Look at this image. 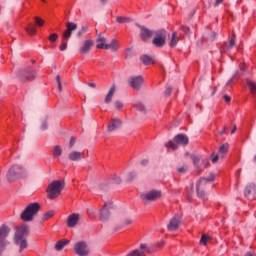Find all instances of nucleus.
Instances as JSON below:
<instances>
[{
  "instance_id": "8",
  "label": "nucleus",
  "mask_w": 256,
  "mask_h": 256,
  "mask_svg": "<svg viewBox=\"0 0 256 256\" xmlns=\"http://www.w3.org/2000/svg\"><path fill=\"white\" fill-rule=\"evenodd\" d=\"M74 252L78 256H87L90 253L89 246L87 245V242H77L74 245Z\"/></svg>"
},
{
  "instance_id": "29",
  "label": "nucleus",
  "mask_w": 256,
  "mask_h": 256,
  "mask_svg": "<svg viewBox=\"0 0 256 256\" xmlns=\"http://www.w3.org/2000/svg\"><path fill=\"white\" fill-rule=\"evenodd\" d=\"M177 43H179V35L177 32H173L170 40V47H177Z\"/></svg>"
},
{
  "instance_id": "33",
  "label": "nucleus",
  "mask_w": 256,
  "mask_h": 256,
  "mask_svg": "<svg viewBox=\"0 0 256 256\" xmlns=\"http://www.w3.org/2000/svg\"><path fill=\"white\" fill-rule=\"evenodd\" d=\"M140 59L144 65H151V63H153V58L149 55H143Z\"/></svg>"
},
{
  "instance_id": "7",
  "label": "nucleus",
  "mask_w": 256,
  "mask_h": 256,
  "mask_svg": "<svg viewBox=\"0 0 256 256\" xmlns=\"http://www.w3.org/2000/svg\"><path fill=\"white\" fill-rule=\"evenodd\" d=\"M10 232L11 229H9V226H0V256L3 255V251H5L7 245H9V240H7V238L9 237Z\"/></svg>"
},
{
  "instance_id": "22",
  "label": "nucleus",
  "mask_w": 256,
  "mask_h": 256,
  "mask_svg": "<svg viewBox=\"0 0 256 256\" xmlns=\"http://www.w3.org/2000/svg\"><path fill=\"white\" fill-rule=\"evenodd\" d=\"M96 43V49H105V45H107V38L99 35Z\"/></svg>"
},
{
  "instance_id": "47",
  "label": "nucleus",
  "mask_w": 256,
  "mask_h": 256,
  "mask_svg": "<svg viewBox=\"0 0 256 256\" xmlns=\"http://www.w3.org/2000/svg\"><path fill=\"white\" fill-rule=\"evenodd\" d=\"M182 31L185 33V35H191V29L187 26H182Z\"/></svg>"
},
{
  "instance_id": "45",
  "label": "nucleus",
  "mask_w": 256,
  "mask_h": 256,
  "mask_svg": "<svg viewBox=\"0 0 256 256\" xmlns=\"http://www.w3.org/2000/svg\"><path fill=\"white\" fill-rule=\"evenodd\" d=\"M140 251H144V253H151V250L149 249V247H147V244H140Z\"/></svg>"
},
{
  "instance_id": "62",
  "label": "nucleus",
  "mask_w": 256,
  "mask_h": 256,
  "mask_svg": "<svg viewBox=\"0 0 256 256\" xmlns=\"http://www.w3.org/2000/svg\"><path fill=\"white\" fill-rule=\"evenodd\" d=\"M80 31L82 33H87V26H83Z\"/></svg>"
},
{
  "instance_id": "49",
  "label": "nucleus",
  "mask_w": 256,
  "mask_h": 256,
  "mask_svg": "<svg viewBox=\"0 0 256 256\" xmlns=\"http://www.w3.org/2000/svg\"><path fill=\"white\" fill-rule=\"evenodd\" d=\"M135 176H136L135 172H130L128 174L127 181H129V182L133 181V179H135Z\"/></svg>"
},
{
  "instance_id": "17",
  "label": "nucleus",
  "mask_w": 256,
  "mask_h": 256,
  "mask_svg": "<svg viewBox=\"0 0 256 256\" xmlns=\"http://www.w3.org/2000/svg\"><path fill=\"white\" fill-rule=\"evenodd\" d=\"M122 123L123 122L121 121V119L110 120V122L107 125L108 131L109 132L117 131V129H119V127H121Z\"/></svg>"
},
{
  "instance_id": "5",
  "label": "nucleus",
  "mask_w": 256,
  "mask_h": 256,
  "mask_svg": "<svg viewBox=\"0 0 256 256\" xmlns=\"http://www.w3.org/2000/svg\"><path fill=\"white\" fill-rule=\"evenodd\" d=\"M189 144V137L185 134H178L174 137L173 141H169L168 143L165 144V147L167 149H173V151H177L179 149V145H185Z\"/></svg>"
},
{
  "instance_id": "14",
  "label": "nucleus",
  "mask_w": 256,
  "mask_h": 256,
  "mask_svg": "<svg viewBox=\"0 0 256 256\" xmlns=\"http://www.w3.org/2000/svg\"><path fill=\"white\" fill-rule=\"evenodd\" d=\"M27 235H29V227L20 226L15 233V239H25Z\"/></svg>"
},
{
  "instance_id": "57",
  "label": "nucleus",
  "mask_w": 256,
  "mask_h": 256,
  "mask_svg": "<svg viewBox=\"0 0 256 256\" xmlns=\"http://www.w3.org/2000/svg\"><path fill=\"white\" fill-rule=\"evenodd\" d=\"M226 131H227V127L224 126L223 129L221 131H219L218 133H219V135H225Z\"/></svg>"
},
{
  "instance_id": "19",
  "label": "nucleus",
  "mask_w": 256,
  "mask_h": 256,
  "mask_svg": "<svg viewBox=\"0 0 256 256\" xmlns=\"http://www.w3.org/2000/svg\"><path fill=\"white\" fill-rule=\"evenodd\" d=\"M70 161H81L85 159V152L73 151L68 155Z\"/></svg>"
},
{
  "instance_id": "1",
  "label": "nucleus",
  "mask_w": 256,
  "mask_h": 256,
  "mask_svg": "<svg viewBox=\"0 0 256 256\" xmlns=\"http://www.w3.org/2000/svg\"><path fill=\"white\" fill-rule=\"evenodd\" d=\"M215 181V174H210L208 178H200V180L196 183V193L199 199L205 201L207 199V188Z\"/></svg>"
},
{
  "instance_id": "46",
  "label": "nucleus",
  "mask_w": 256,
  "mask_h": 256,
  "mask_svg": "<svg viewBox=\"0 0 256 256\" xmlns=\"http://www.w3.org/2000/svg\"><path fill=\"white\" fill-rule=\"evenodd\" d=\"M171 93H173V87L168 86L166 88V90L164 91V95H165V97H169L171 95Z\"/></svg>"
},
{
  "instance_id": "11",
  "label": "nucleus",
  "mask_w": 256,
  "mask_h": 256,
  "mask_svg": "<svg viewBox=\"0 0 256 256\" xmlns=\"http://www.w3.org/2000/svg\"><path fill=\"white\" fill-rule=\"evenodd\" d=\"M129 85L132 89L139 91L141 89V85H143V76H135L129 79Z\"/></svg>"
},
{
  "instance_id": "16",
  "label": "nucleus",
  "mask_w": 256,
  "mask_h": 256,
  "mask_svg": "<svg viewBox=\"0 0 256 256\" xmlns=\"http://www.w3.org/2000/svg\"><path fill=\"white\" fill-rule=\"evenodd\" d=\"M93 45H95V42L93 40L84 41L82 47H80V53L82 55H87V53L91 51V47H93Z\"/></svg>"
},
{
  "instance_id": "50",
  "label": "nucleus",
  "mask_w": 256,
  "mask_h": 256,
  "mask_svg": "<svg viewBox=\"0 0 256 256\" xmlns=\"http://www.w3.org/2000/svg\"><path fill=\"white\" fill-rule=\"evenodd\" d=\"M115 107H116V109H123V103L121 101H116Z\"/></svg>"
},
{
  "instance_id": "27",
  "label": "nucleus",
  "mask_w": 256,
  "mask_h": 256,
  "mask_svg": "<svg viewBox=\"0 0 256 256\" xmlns=\"http://www.w3.org/2000/svg\"><path fill=\"white\" fill-rule=\"evenodd\" d=\"M228 151H229V143L223 144L218 149L219 156L223 159L225 155H227Z\"/></svg>"
},
{
  "instance_id": "13",
  "label": "nucleus",
  "mask_w": 256,
  "mask_h": 256,
  "mask_svg": "<svg viewBox=\"0 0 256 256\" xmlns=\"http://www.w3.org/2000/svg\"><path fill=\"white\" fill-rule=\"evenodd\" d=\"M112 204L111 202L105 203L102 210H100V219L102 221H107L109 219V215H111V212L109 209H111Z\"/></svg>"
},
{
  "instance_id": "64",
  "label": "nucleus",
  "mask_w": 256,
  "mask_h": 256,
  "mask_svg": "<svg viewBox=\"0 0 256 256\" xmlns=\"http://www.w3.org/2000/svg\"><path fill=\"white\" fill-rule=\"evenodd\" d=\"M244 256H256V253L252 254L251 252H247Z\"/></svg>"
},
{
  "instance_id": "10",
  "label": "nucleus",
  "mask_w": 256,
  "mask_h": 256,
  "mask_svg": "<svg viewBox=\"0 0 256 256\" xmlns=\"http://www.w3.org/2000/svg\"><path fill=\"white\" fill-rule=\"evenodd\" d=\"M32 79H35V73L33 72V69L29 68L20 72V81L22 83H27V81H31Z\"/></svg>"
},
{
  "instance_id": "53",
  "label": "nucleus",
  "mask_w": 256,
  "mask_h": 256,
  "mask_svg": "<svg viewBox=\"0 0 256 256\" xmlns=\"http://www.w3.org/2000/svg\"><path fill=\"white\" fill-rule=\"evenodd\" d=\"M113 181H114V183H116V185H119V183H121V178L119 176H115L113 178Z\"/></svg>"
},
{
  "instance_id": "54",
  "label": "nucleus",
  "mask_w": 256,
  "mask_h": 256,
  "mask_svg": "<svg viewBox=\"0 0 256 256\" xmlns=\"http://www.w3.org/2000/svg\"><path fill=\"white\" fill-rule=\"evenodd\" d=\"M140 164H141L143 167H145V166L149 165V160L143 159V160H141Z\"/></svg>"
},
{
  "instance_id": "40",
  "label": "nucleus",
  "mask_w": 256,
  "mask_h": 256,
  "mask_svg": "<svg viewBox=\"0 0 256 256\" xmlns=\"http://www.w3.org/2000/svg\"><path fill=\"white\" fill-rule=\"evenodd\" d=\"M55 215L54 211H48L43 215L42 221H47V219H51Z\"/></svg>"
},
{
  "instance_id": "60",
  "label": "nucleus",
  "mask_w": 256,
  "mask_h": 256,
  "mask_svg": "<svg viewBox=\"0 0 256 256\" xmlns=\"http://www.w3.org/2000/svg\"><path fill=\"white\" fill-rule=\"evenodd\" d=\"M84 32H82V30H79L76 34V37H78V39H80V37H82Z\"/></svg>"
},
{
  "instance_id": "38",
  "label": "nucleus",
  "mask_w": 256,
  "mask_h": 256,
  "mask_svg": "<svg viewBox=\"0 0 256 256\" xmlns=\"http://www.w3.org/2000/svg\"><path fill=\"white\" fill-rule=\"evenodd\" d=\"M26 31L28 35H35V33H37V28L30 24L28 27H26Z\"/></svg>"
},
{
  "instance_id": "59",
  "label": "nucleus",
  "mask_w": 256,
  "mask_h": 256,
  "mask_svg": "<svg viewBox=\"0 0 256 256\" xmlns=\"http://www.w3.org/2000/svg\"><path fill=\"white\" fill-rule=\"evenodd\" d=\"M233 79H235V75L226 83V87H229L233 83Z\"/></svg>"
},
{
  "instance_id": "20",
  "label": "nucleus",
  "mask_w": 256,
  "mask_h": 256,
  "mask_svg": "<svg viewBox=\"0 0 256 256\" xmlns=\"http://www.w3.org/2000/svg\"><path fill=\"white\" fill-rule=\"evenodd\" d=\"M79 223V214H71L67 218V225L68 227H75Z\"/></svg>"
},
{
  "instance_id": "44",
  "label": "nucleus",
  "mask_w": 256,
  "mask_h": 256,
  "mask_svg": "<svg viewBox=\"0 0 256 256\" xmlns=\"http://www.w3.org/2000/svg\"><path fill=\"white\" fill-rule=\"evenodd\" d=\"M59 39V35L57 33H53L49 36V41H51V43H55V41H57Z\"/></svg>"
},
{
  "instance_id": "31",
  "label": "nucleus",
  "mask_w": 256,
  "mask_h": 256,
  "mask_svg": "<svg viewBox=\"0 0 256 256\" xmlns=\"http://www.w3.org/2000/svg\"><path fill=\"white\" fill-rule=\"evenodd\" d=\"M154 37L152 41L153 45H155V47H161V32L157 31V35H154Z\"/></svg>"
},
{
  "instance_id": "34",
  "label": "nucleus",
  "mask_w": 256,
  "mask_h": 256,
  "mask_svg": "<svg viewBox=\"0 0 256 256\" xmlns=\"http://www.w3.org/2000/svg\"><path fill=\"white\" fill-rule=\"evenodd\" d=\"M235 47V36L230 39L229 45L224 46L223 51H231Z\"/></svg>"
},
{
  "instance_id": "58",
  "label": "nucleus",
  "mask_w": 256,
  "mask_h": 256,
  "mask_svg": "<svg viewBox=\"0 0 256 256\" xmlns=\"http://www.w3.org/2000/svg\"><path fill=\"white\" fill-rule=\"evenodd\" d=\"M224 100L226 103H230L231 102V97L224 95Z\"/></svg>"
},
{
  "instance_id": "3",
  "label": "nucleus",
  "mask_w": 256,
  "mask_h": 256,
  "mask_svg": "<svg viewBox=\"0 0 256 256\" xmlns=\"http://www.w3.org/2000/svg\"><path fill=\"white\" fill-rule=\"evenodd\" d=\"M65 189V182L61 180H54L52 181L48 188V199H56V197H59L61 195V192Z\"/></svg>"
},
{
  "instance_id": "18",
  "label": "nucleus",
  "mask_w": 256,
  "mask_h": 256,
  "mask_svg": "<svg viewBox=\"0 0 256 256\" xmlns=\"http://www.w3.org/2000/svg\"><path fill=\"white\" fill-rule=\"evenodd\" d=\"M6 179L9 183H13V181H17V179H20L17 172H15V168L10 167L6 174Z\"/></svg>"
},
{
  "instance_id": "2",
  "label": "nucleus",
  "mask_w": 256,
  "mask_h": 256,
  "mask_svg": "<svg viewBox=\"0 0 256 256\" xmlns=\"http://www.w3.org/2000/svg\"><path fill=\"white\" fill-rule=\"evenodd\" d=\"M40 209H41V205H39V203L37 202L30 203L21 213L20 219L26 222L33 221V217H35V215L39 213Z\"/></svg>"
},
{
  "instance_id": "42",
  "label": "nucleus",
  "mask_w": 256,
  "mask_h": 256,
  "mask_svg": "<svg viewBox=\"0 0 256 256\" xmlns=\"http://www.w3.org/2000/svg\"><path fill=\"white\" fill-rule=\"evenodd\" d=\"M207 241H209V236L206 234H203L200 239V245H207Z\"/></svg>"
},
{
  "instance_id": "37",
  "label": "nucleus",
  "mask_w": 256,
  "mask_h": 256,
  "mask_svg": "<svg viewBox=\"0 0 256 256\" xmlns=\"http://www.w3.org/2000/svg\"><path fill=\"white\" fill-rule=\"evenodd\" d=\"M117 23H131L132 19L127 17L118 16L116 18Z\"/></svg>"
},
{
  "instance_id": "43",
  "label": "nucleus",
  "mask_w": 256,
  "mask_h": 256,
  "mask_svg": "<svg viewBox=\"0 0 256 256\" xmlns=\"http://www.w3.org/2000/svg\"><path fill=\"white\" fill-rule=\"evenodd\" d=\"M34 19L37 27H43V25H45V21H43V19L39 17H35Z\"/></svg>"
},
{
  "instance_id": "55",
  "label": "nucleus",
  "mask_w": 256,
  "mask_h": 256,
  "mask_svg": "<svg viewBox=\"0 0 256 256\" xmlns=\"http://www.w3.org/2000/svg\"><path fill=\"white\" fill-rule=\"evenodd\" d=\"M75 137H71L70 138V142H69V147H73V145H75Z\"/></svg>"
},
{
  "instance_id": "63",
  "label": "nucleus",
  "mask_w": 256,
  "mask_h": 256,
  "mask_svg": "<svg viewBox=\"0 0 256 256\" xmlns=\"http://www.w3.org/2000/svg\"><path fill=\"white\" fill-rule=\"evenodd\" d=\"M235 131H237V125H234L232 130H231V134L233 135V133H235Z\"/></svg>"
},
{
  "instance_id": "26",
  "label": "nucleus",
  "mask_w": 256,
  "mask_h": 256,
  "mask_svg": "<svg viewBox=\"0 0 256 256\" xmlns=\"http://www.w3.org/2000/svg\"><path fill=\"white\" fill-rule=\"evenodd\" d=\"M133 109L135 111H140V113H147V107L142 102H135L133 104Z\"/></svg>"
},
{
  "instance_id": "32",
  "label": "nucleus",
  "mask_w": 256,
  "mask_h": 256,
  "mask_svg": "<svg viewBox=\"0 0 256 256\" xmlns=\"http://www.w3.org/2000/svg\"><path fill=\"white\" fill-rule=\"evenodd\" d=\"M246 83H247V86L249 87L250 92L252 93V95H255L256 94V84H255V82L247 79Z\"/></svg>"
},
{
  "instance_id": "25",
  "label": "nucleus",
  "mask_w": 256,
  "mask_h": 256,
  "mask_svg": "<svg viewBox=\"0 0 256 256\" xmlns=\"http://www.w3.org/2000/svg\"><path fill=\"white\" fill-rule=\"evenodd\" d=\"M15 244L19 245V253L23 251V249H27L28 243L25 238L22 239H15Z\"/></svg>"
},
{
  "instance_id": "28",
  "label": "nucleus",
  "mask_w": 256,
  "mask_h": 256,
  "mask_svg": "<svg viewBox=\"0 0 256 256\" xmlns=\"http://www.w3.org/2000/svg\"><path fill=\"white\" fill-rule=\"evenodd\" d=\"M105 49H111L112 51H119V44L117 40L112 39L111 43L105 45Z\"/></svg>"
},
{
  "instance_id": "9",
  "label": "nucleus",
  "mask_w": 256,
  "mask_h": 256,
  "mask_svg": "<svg viewBox=\"0 0 256 256\" xmlns=\"http://www.w3.org/2000/svg\"><path fill=\"white\" fill-rule=\"evenodd\" d=\"M136 27L140 28V38L142 39V41H149L151 37H155V35H157V31L149 30V28L145 26H141L136 23Z\"/></svg>"
},
{
  "instance_id": "39",
  "label": "nucleus",
  "mask_w": 256,
  "mask_h": 256,
  "mask_svg": "<svg viewBox=\"0 0 256 256\" xmlns=\"http://www.w3.org/2000/svg\"><path fill=\"white\" fill-rule=\"evenodd\" d=\"M48 117H45L44 120L41 123L40 129L41 131H47L49 129V124L47 123Z\"/></svg>"
},
{
  "instance_id": "21",
  "label": "nucleus",
  "mask_w": 256,
  "mask_h": 256,
  "mask_svg": "<svg viewBox=\"0 0 256 256\" xmlns=\"http://www.w3.org/2000/svg\"><path fill=\"white\" fill-rule=\"evenodd\" d=\"M192 161L197 169H201L202 167H207V164H205V161L207 160H203L199 156H192Z\"/></svg>"
},
{
  "instance_id": "12",
  "label": "nucleus",
  "mask_w": 256,
  "mask_h": 256,
  "mask_svg": "<svg viewBox=\"0 0 256 256\" xmlns=\"http://www.w3.org/2000/svg\"><path fill=\"white\" fill-rule=\"evenodd\" d=\"M255 193V184H249L248 186H246L244 190V196L246 197V199H249V201H253V199H255Z\"/></svg>"
},
{
  "instance_id": "23",
  "label": "nucleus",
  "mask_w": 256,
  "mask_h": 256,
  "mask_svg": "<svg viewBox=\"0 0 256 256\" xmlns=\"http://www.w3.org/2000/svg\"><path fill=\"white\" fill-rule=\"evenodd\" d=\"M16 175H18V177L21 179V177H23V175H25L27 173V170L25 169V167L21 166V165H13L12 166Z\"/></svg>"
},
{
  "instance_id": "48",
  "label": "nucleus",
  "mask_w": 256,
  "mask_h": 256,
  "mask_svg": "<svg viewBox=\"0 0 256 256\" xmlns=\"http://www.w3.org/2000/svg\"><path fill=\"white\" fill-rule=\"evenodd\" d=\"M56 81H57V84H58V89L59 91H62V86H61V76L57 75L56 76Z\"/></svg>"
},
{
  "instance_id": "51",
  "label": "nucleus",
  "mask_w": 256,
  "mask_h": 256,
  "mask_svg": "<svg viewBox=\"0 0 256 256\" xmlns=\"http://www.w3.org/2000/svg\"><path fill=\"white\" fill-rule=\"evenodd\" d=\"M187 169H189V167L187 166H182L180 168H178V172L179 173H185L187 171Z\"/></svg>"
},
{
  "instance_id": "4",
  "label": "nucleus",
  "mask_w": 256,
  "mask_h": 256,
  "mask_svg": "<svg viewBox=\"0 0 256 256\" xmlns=\"http://www.w3.org/2000/svg\"><path fill=\"white\" fill-rule=\"evenodd\" d=\"M73 31H77V24L73 22H67L66 30L62 34V43L60 45V51H67V43L69 39H71Z\"/></svg>"
},
{
  "instance_id": "36",
  "label": "nucleus",
  "mask_w": 256,
  "mask_h": 256,
  "mask_svg": "<svg viewBox=\"0 0 256 256\" xmlns=\"http://www.w3.org/2000/svg\"><path fill=\"white\" fill-rule=\"evenodd\" d=\"M167 37H170L169 33L166 30H161V45H163L167 39Z\"/></svg>"
},
{
  "instance_id": "24",
  "label": "nucleus",
  "mask_w": 256,
  "mask_h": 256,
  "mask_svg": "<svg viewBox=\"0 0 256 256\" xmlns=\"http://www.w3.org/2000/svg\"><path fill=\"white\" fill-rule=\"evenodd\" d=\"M115 91H116V86L114 84L111 86V88L109 89L105 97V103H111V101H113V96L115 95Z\"/></svg>"
},
{
  "instance_id": "56",
  "label": "nucleus",
  "mask_w": 256,
  "mask_h": 256,
  "mask_svg": "<svg viewBox=\"0 0 256 256\" xmlns=\"http://www.w3.org/2000/svg\"><path fill=\"white\" fill-rule=\"evenodd\" d=\"M131 223H133V220H131L130 218H128V219H126L125 221H124V225H131Z\"/></svg>"
},
{
  "instance_id": "35",
  "label": "nucleus",
  "mask_w": 256,
  "mask_h": 256,
  "mask_svg": "<svg viewBox=\"0 0 256 256\" xmlns=\"http://www.w3.org/2000/svg\"><path fill=\"white\" fill-rule=\"evenodd\" d=\"M127 256H145V252L139 249H135L132 252L128 253Z\"/></svg>"
},
{
  "instance_id": "52",
  "label": "nucleus",
  "mask_w": 256,
  "mask_h": 256,
  "mask_svg": "<svg viewBox=\"0 0 256 256\" xmlns=\"http://www.w3.org/2000/svg\"><path fill=\"white\" fill-rule=\"evenodd\" d=\"M219 161V155L212 154V163H217Z\"/></svg>"
},
{
  "instance_id": "41",
  "label": "nucleus",
  "mask_w": 256,
  "mask_h": 256,
  "mask_svg": "<svg viewBox=\"0 0 256 256\" xmlns=\"http://www.w3.org/2000/svg\"><path fill=\"white\" fill-rule=\"evenodd\" d=\"M62 153H63V151L61 150V147L55 146V148H54V156L55 157H61Z\"/></svg>"
},
{
  "instance_id": "61",
  "label": "nucleus",
  "mask_w": 256,
  "mask_h": 256,
  "mask_svg": "<svg viewBox=\"0 0 256 256\" xmlns=\"http://www.w3.org/2000/svg\"><path fill=\"white\" fill-rule=\"evenodd\" d=\"M223 3V0H216L215 7H218V5H221Z\"/></svg>"
},
{
  "instance_id": "15",
  "label": "nucleus",
  "mask_w": 256,
  "mask_h": 256,
  "mask_svg": "<svg viewBox=\"0 0 256 256\" xmlns=\"http://www.w3.org/2000/svg\"><path fill=\"white\" fill-rule=\"evenodd\" d=\"M180 225H181V218L174 217L170 220V222L167 226L168 231H177V229H179Z\"/></svg>"
},
{
  "instance_id": "6",
  "label": "nucleus",
  "mask_w": 256,
  "mask_h": 256,
  "mask_svg": "<svg viewBox=\"0 0 256 256\" xmlns=\"http://www.w3.org/2000/svg\"><path fill=\"white\" fill-rule=\"evenodd\" d=\"M159 197H161V191L155 189L140 194V199L144 205L157 201Z\"/></svg>"
},
{
  "instance_id": "30",
  "label": "nucleus",
  "mask_w": 256,
  "mask_h": 256,
  "mask_svg": "<svg viewBox=\"0 0 256 256\" xmlns=\"http://www.w3.org/2000/svg\"><path fill=\"white\" fill-rule=\"evenodd\" d=\"M65 245H69V240H61V241H58V242L55 244V250H56V251H61V250H63V247H65Z\"/></svg>"
}]
</instances>
